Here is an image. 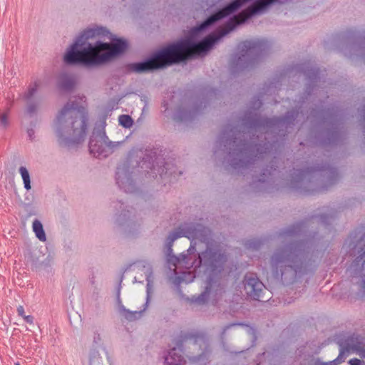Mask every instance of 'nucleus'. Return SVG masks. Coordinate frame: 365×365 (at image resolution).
<instances>
[{
  "label": "nucleus",
  "instance_id": "nucleus-2",
  "mask_svg": "<svg viewBox=\"0 0 365 365\" xmlns=\"http://www.w3.org/2000/svg\"><path fill=\"white\" fill-rule=\"evenodd\" d=\"M106 31L102 27L84 30L68 48L64 61L68 64L81 63L86 66H96L110 61L121 54L127 48V43L116 39L113 43L98 41L95 44L87 43L90 38L104 36Z\"/></svg>",
  "mask_w": 365,
  "mask_h": 365
},
{
  "label": "nucleus",
  "instance_id": "nucleus-18",
  "mask_svg": "<svg viewBox=\"0 0 365 365\" xmlns=\"http://www.w3.org/2000/svg\"><path fill=\"white\" fill-rule=\"evenodd\" d=\"M119 124L124 128H129L133 125V120L128 115H121L118 118Z\"/></svg>",
  "mask_w": 365,
  "mask_h": 365
},
{
  "label": "nucleus",
  "instance_id": "nucleus-30",
  "mask_svg": "<svg viewBox=\"0 0 365 365\" xmlns=\"http://www.w3.org/2000/svg\"><path fill=\"white\" fill-rule=\"evenodd\" d=\"M160 175V177L163 178V176H165L167 175V171L165 173H163V170Z\"/></svg>",
  "mask_w": 365,
  "mask_h": 365
},
{
  "label": "nucleus",
  "instance_id": "nucleus-11",
  "mask_svg": "<svg viewBox=\"0 0 365 365\" xmlns=\"http://www.w3.org/2000/svg\"><path fill=\"white\" fill-rule=\"evenodd\" d=\"M116 183L125 192H133L135 186L130 174L123 168H118L116 172Z\"/></svg>",
  "mask_w": 365,
  "mask_h": 365
},
{
  "label": "nucleus",
  "instance_id": "nucleus-22",
  "mask_svg": "<svg viewBox=\"0 0 365 365\" xmlns=\"http://www.w3.org/2000/svg\"><path fill=\"white\" fill-rule=\"evenodd\" d=\"M90 365H102L101 357L98 356L94 357L93 359H91Z\"/></svg>",
  "mask_w": 365,
  "mask_h": 365
},
{
  "label": "nucleus",
  "instance_id": "nucleus-6",
  "mask_svg": "<svg viewBox=\"0 0 365 365\" xmlns=\"http://www.w3.org/2000/svg\"><path fill=\"white\" fill-rule=\"evenodd\" d=\"M299 262L297 255L289 247L277 250L271 259L272 266L273 269H276L277 273L278 267L284 266L291 267L297 274Z\"/></svg>",
  "mask_w": 365,
  "mask_h": 365
},
{
  "label": "nucleus",
  "instance_id": "nucleus-5",
  "mask_svg": "<svg viewBox=\"0 0 365 365\" xmlns=\"http://www.w3.org/2000/svg\"><path fill=\"white\" fill-rule=\"evenodd\" d=\"M356 234H351L345 241L344 248L351 251L350 255L354 257L351 267L355 270L359 267L363 270L365 264V232L358 240H356Z\"/></svg>",
  "mask_w": 365,
  "mask_h": 365
},
{
  "label": "nucleus",
  "instance_id": "nucleus-12",
  "mask_svg": "<svg viewBox=\"0 0 365 365\" xmlns=\"http://www.w3.org/2000/svg\"><path fill=\"white\" fill-rule=\"evenodd\" d=\"M182 349L180 346L173 348L165 357V362L168 365H180L183 361L182 354Z\"/></svg>",
  "mask_w": 365,
  "mask_h": 365
},
{
  "label": "nucleus",
  "instance_id": "nucleus-32",
  "mask_svg": "<svg viewBox=\"0 0 365 365\" xmlns=\"http://www.w3.org/2000/svg\"><path fill=\"white\" fill-rule=\"evenodd\" d=\"M192 280H193V278L192 279H190V281H188V282H192Z\"/></svg>",
  "mask_w": 365,
  "mask_h": 365
},
{
  "label": "nucleus",
  "instance_id": "nucleus-17",
  "mask_svg": "<svg viewBox=\"0 0 365 365\" xmlns=\"http://www.w3.org/2000/svg\"><path fill=\"white\" fill-rule=\"evenodd\" d=\"M74 81L72 78L64 76L60 83V88L63 90H70L74 86Z\"/></svg>",
  "mask_w": 365,
  "mask_h": 365
},
{
  "label": "nucleus",
  "instance_id": "nucleus-3",
  "mask_svg": "<svg viewBox=\"0 0 365 365\" xmlns=\"http://www.w3.org/2000/svg\"><path fill=\"white\" fill-rule=\"evenodd\" d=\"M80 102L70 100L58 113L54 130L60 144L73 146L83 141L87 129V115L85 111V97Z\"/></svg>",
  "mask_w": 365,
  "mask_h": 365
},
{
  "label": "nucleus",
  "instance_id": "nucleus-28",
  "mask_svg": "<svg viewBox=\"0 0 365 365\" xmlns=\"http://www.w3.org/2000/svg\"><path fill=\"white\" fill-rule=\"evenodd\" d=\"M249 247L257 248L259 246V242H250L247 244Z\"/></svg>",
  "mask_w": 365,
  "mask_h": 365
},
{
  "label": "nucleus",
  "instance_id": "nucleus-25",
  "mask_svg": "<svg viewBox=\"0 0 365 365\" xmlns=\"http://www.w3.org/2000/svg\"><path fill=\"white\" fill-rule=\"evenodd\" d=\"M350 365H364L362 361L358 359H351L349 361Z\"/></svg>",
  "mask_w": 365,
  "mask_h": 365
},
{
  "label": "nucleus",
  "instance_id": "nucleus-13",
  "mask_svg": "<svg viewBox=\"0 0 365 365\" xmlns=\"http://www.w3.org/2000/svg\"><path fill=\"white\" fill-rule=\"evenodd\" d=\"M213 282L211 278L208 279L206 283L205 291L201 293L199 296L196 297H193L192 299V302L197 304H205L209 298V296L211 293L212 288Z\"/></svg>",
  "mask_w": 365,
  "mask_h": 365
},
{
  "label": "nucleus",
  "instance_id": "nucleus-9",
  "mask_svg": "<svg viewBox=\"0 0 365 365\" xmlns=\"http://www.w3.org/2000/svg\"><path fill=\"white\" fill-rule=\"evenodd\" d=\"M266 44L265 41L261 39L245 41L238 46L239 56L237 63L250 56L253 52L261 50Z\"/></svg>",
  "mask_w": 365,
  "mask_h": 365
},
{
  "label": "nucleus",
  "instance_id": "nucleus-15",
  "mask_svg": "<svg viewBox=\"0 0 365 365\" xmlns=\"http://www.w3.org/2000/svg\"><path fill=\"white\" fill-rule=\"evenodd\" d=\"M33 231L36 237L41 242L46 240V236L42 223L37 219L34 220L32 225Z\"/></svg>",
  "mask_w": 365,
  "mask_h": 365
},
{
  "label": "nucleus",
  "instance_id": "nucleus-4",
  "mask_svg": "<svg viewBox=\"0 0 365 365\" xmlns=\"http://www.w3.org/2000/svg\"><path fill=\"white\" fill-rule=\"evenodd\" d=\"M119 145L118 142L109 140L102 130L93 132L89 142V151L96 158H106Z\"/></svg>",
  "mask_w": 365,
  "mask_h": 365
},
{
  "label": "nucleus",
  "instance_id": "nucleus-7",
  "mask_svg": "<svg viewBox=\"0 0 365 365\" xmlns=\"http://www.w3.org/2000/svg\"><path fill=\"white\" fill-rule=\"evenodd\" d=\"M250 0H234L232 2L227 5L225 7L216 12L215 14L207 18L204 22L200 26L196 27V32H199L205 30L209 26L214 24L215 21L227 16L228 15L236 11L240 6L244 4L249 1Z\"/></svg>",
  "mask_w": 365,
  "mask_h": 365
},
{
  "label": "nucleus",
  "instance_id": "nucleus-14",
  "mask_svg": "<svg viewBox=\"0 0 365 365\" xmlns=\"http://www.w3.org/2000/svg\"><path fill=\"white\" fill-rule=\"evenodd\" d=\"M349 352V349L348 348H341L340 349L339 356L334 360L329 362V363H323L320 361H316L314 365H338L346 359Z\"/></svg>",
  "mask_w": 365,
  "mask_h": 365
},
{
  "label": "nucleus",
  "instance_id": "nucleus-26",
  "mask_svg": "<svg viewBox=\"0 0 365 365\" xmlns=\"http://www.w3.org/2000/svg\"><path fill=\"white\" fill-rule=\"evenodd\" d=\"M23 318L27 323L30 324L34 323V317L31 315H25Z\"/></svg>",
  "mask_w": 365,
  "mask_h": 365
},
{
  "label": "nucleus",
  "instance_id": "nucleus-20",
  "mask_svg": "<svg viewBox=\"0 0 365 365\" xmlns=\"http://www.w3.org/2000/svg\"><path fill=\"white\" fill-rule=\"evenodd\" d=\"M38 84L36 82L33 86H30L28 91L26 93V98L27 99L31 98L37 91Z\"/></svg>",
  "mask_w": 365,
  "mask_h": 365
},
{
  "label": "nucleus",
  "instance_id": "nucleus-27",
  "mask_svg": "<svg viewBox=\"0 0 365 365\" xmlns=\"http://www.w3.org/2000/svg\"><path fill=\"white\" fill-rule=\"evenodd\" d=\"M17 312H18V314L21 317H24L25 316V313H24V308L23 306H19L18 308H17Z\"/></svg>",
  "mask_w": 365,
  "mask_h": 365
},
{
  "label": "nucleus",
  "instance_id": "nucleus-16",
  "mask_svg": "<svg viewBox=\"0 0 365 365\" xmlns=\"http://www.w3.org/2000/svg\"><path fill=\"white\" fill-rule=\"evenodd\" d=\"M19 173L24 181V187L29 190L31 189L30 176L28 170L25 167H20Z\"/></svg>",
  "mask_w": 365,
  "mask_h": 365
},
{
  "label": "nucleus",
  "instance_id": "nucleus-19",
  "mask_svg": "<svg viewBox=\"0 0 365 365\" xmlns=\"http://www.w3.org/2000/svg\"><path fill=\"white\" fill-rule=\"evenodd\" d=\"M351 349L354 350L361 358L365 359V344L359 343L353 346Z\"/></svg>",
  "mask_w": 365,
  "mask_h": 365
},
{
  "label": "nucleus",
  "instance_id": "nucleus-21",
  "mask_svg": "<svg viewBox=\"0 0 365 365\" xmlns=\"http://www.w3.org/2000/svg\"><path fill=\"white\" fill-rule=\"evenodd\" d=\"M9 125V118L8 114L6 113H3L0 115V126L5 128Z\"/></svg>",
  "mask_w": 365,
  "mask_h": 365
},
{
  "label": "nucleus",
  "instance_id": "nucleus-10",
  "mask_svg": "<svg viewBox=\"0 0 365 365\" xmlns=\"http://www.w3.org/2000/svg\"><path fill=\"white\" fill-rule=\"evenodd\" d=\"M149 273L147 274L146 275V280H147V287H146V293H147V296H146V302L145 304V308L143 309V311H135V312H130L129 310H126V309H124L125 311V314H124V316L125 317L128 319V320H130V321H132V320H134V319H136L139 317H141V314H142V312H144L148 305V303L150 302V294H151V292H152V288H153V275H152V272H151V269L150 267H149Z\"/></svg>",
  "mask_w": 365,
  "mask_h": 365
},
{
  "label": "nucleus",
  "instance_id": "nucleus-1",
  "mask_svg": "<svg viewBox=\"0 0 365 365\" xmlns=\"http://www.w3.org/2000/svg\"><path fill=\"white\" fill-rule=\"evenodd\" d=\"M210 235L208 228L195 222L184 223L171 232L168 237L170 243L181 237L191 240L186 253L169 257L168 262L174 267L173 269H190L203 265L213 273L220 271L227 259L225 251L220 244L210 240Z\"/></svg>",
  "mask_w": 365,
  "mask_h": 365
},
{
  "label": "nucleus",
  "instance_id": "nucleus-8",
  "mask_svg": "<svg viewBox=\"0 0 365 365\" xmlns=\"http://www.w3.org/2000/svg\"><path fill=\"white\" fill-rule=\"evenodd\" d=\"M245 290L246 294L255 300H261L264 286L253 274H247L245 277Z\"/></svg>",
  "mask_w": 365,
  "mask_h": 365
},
{
  "label": "nucleus",
  "instance_id": "nucleus-29",
  "mask_svg": "<svg viewBox=\"0 0 365 365\" xmlns=\"http://www.w3.org/2000/svg\"><path fill=\"white\" fill-rule=\"evenodd\" d=\"M361 289L363 290V292L365 293V279H364V280L361 282Z\"/></svg>",
  "mask_w": 365,
  "mask_h": 365
},
{
  "label": "nucleus",
  "instance_id": "nucleus-33",
  "mask_svg": "<svg viewBox=\"0 0 365 365\" xmlns=\"http://www.w3.org/2000/svg\"><path fill=\"white\" fill-rule=\"evenodd\" d=\"M15 365H20L19 363L16 364Z\"/></svg>",
  "mask_w": 365,
  "mask_h": 365
},
{
  "label": "nucleus",
  "instance_id": "nucleus-24",
  "mask_svg": "<svg viewBox=\"0 0 365 365\" xmlns=\"http://www.w3.org/2000/svg\"><path fill=\"white\" fill-rule=\"evenodd\" d=\"M36 110V107L34 104H31L28 106L26 111L29 115L34 114Z\"/></svg>",
  "mask_w": 365,
  "mask_h": 365
},
{
  "label": "nucleus",
  "instance_id": "nucleus-23",
  "mask_svg": "<svg viewBox=\"0 0 365 365\" xmlns=\"http://www.w3.org/2000/svg\"><path fill=\"white\" fill-rule=\"evenodd\" d=\"M101 336L99 333H94L93 335V343L96 345H98L101 342Z\"/></svg>",
  "mask_w": 365,
  "mask_h": 365
},
{
  "label": "nucleus",
  "instance_id": "nucleus-31",
  "mask_svg": "<svg viewBox=\"0 0 365 365\" xmlns=\"http://www.w3.org/2000/svg\"><path fill=\"white\" fill-rule=\"evenodd\" d=\"M33 133H34V132H33V130H29L28 131V133H29V137H30V138H31V135H32Z\"/></svg>",
  "mask_w": 365,
  "mask_h": 365
}]
</instances>
